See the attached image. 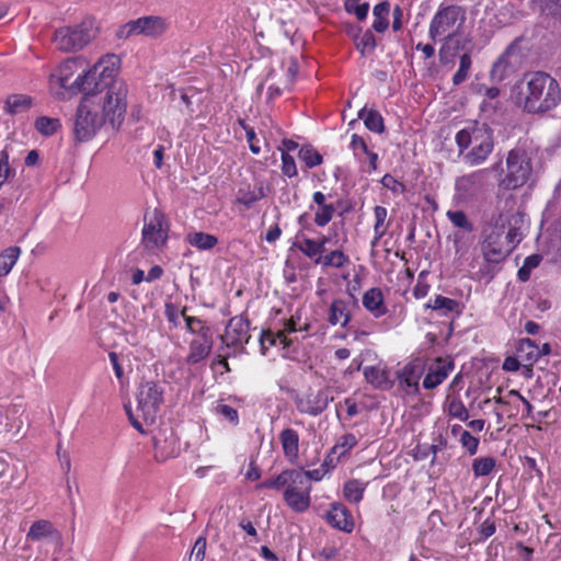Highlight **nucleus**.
Segmentation results:
<instances>
[{
  "label": "nucleus",
  "mask_w": 561,
  "mask_h": 561,
  "mask_svg": "<svg viewBox=\"0 0 561 561\" xmlns=\"http://www.w3.org/2000/svg\"><path fill=\"white\" fill-rule=\"evenodd\" d=\"M127 93L125 83L114 84L110 90L84 91L73 123L75 138L88 141L105 125L118 129L127 111Z\"/></svg>",
  "instance_id": "f257e3e1"
},
{
  "label": "nucleus",
  "mask_w": 561,
  "mask_h": 561,
  "mask_svg": "<svg viewBox=\"0 0 561 561\" xmlns=\"http://www.w3.org/2000/svg\"><path fill=\"white\" fill-rule=\"evenodd\" d=\"M513 102L530 114L547 113L561 102L559 82L541 71L527 73L516 83L511 93Z\"/></svg>",
  "instance_id": "f03ea898"
},
{
  "label": "nucleus",
  "mask_w": 561,
  "mask_h": 561,
  "mask_svg": "<svg viewBox=\"0 0 561 561\" xmlns=\"http://www.w3.org/2000/svg\"><path fill=\"white\" fill-rule=\"evenodd\" d=\"M523 221L519 213L502 214L484 229L481 251L485 261L500 263L506 259L523 239Z\"/></svg>",
  "instance_id": "7ed1b4c3"
},
{
  "label": "nucleus",
  "mask_w": 561,
  "mask_h": 561,
  "mask_svg": "<svg viewBox=\"0 0 561 561\" xmlns=\"http://www.w3.org/2000/svg\"><path fill=\"white\" fill-rule=\"evenodd\" d=\"M536 152L530 148L515 147L506 154L500 186L507 191L520 188L535 181Z\"/></svg>",
  "instance_id": "20e7f679"
},
{
  "label": "nucleus",
  "mask_w": 561,
  "mask_h": 561,
  "mask_svg": "<svg viewBox=\"0 0 561 561\" xmlns=\"http://www.w3.org/2000/svg\"><path fill=\"white\" fill-rule=\"evenodd\" d=\"M456 142L463 160L470 165L483 163L494 148L493 134L485 124L472 123L456 134Z\"/></svg>",
  "instance_id": "39448f33"
},
{
  "label": "nucleus",
  "mask_w": 561,
  "mask_h": 561,
  "mask_svg": "<svg viewBox=\"0 0 561 561\" xmlns=\"http://www.w3.org/2000/svg\"><path fill=\"white\" fill-rule=\"evenodd\" d=\"M87 61L72 57L61 62L49 76V87L57 94L76 95L87 91Z\"/></svg>",
  "instance_id": "423d86ee"
},
{
  "label": "nucleus",
  "mask_w": 561,
  "mask_h": 561,
  "mask_svg": "<svg viewBox=\"0 0 561 561\" xmlns=\"http://www.w3.org/2000/svg\"><path fill=\"white\" fill-rule=\"evenodd\" d=\"M162 388L153 381H146L140 385L137 393L136 411L133 412L130 409H126L133 426L139 432H145L144 425L154 423L159 407L162 403Z\"/></svg>",
  "instance_id": "0eeeda50"
},
{
  "label": "nucleus",
  "mask_w": 561,
  "mask_h": 561,
  "mask_svg": "<svg viewBox=\"0 0 561 561\" xmlns=\"http://www.w3.org/2000/svg\"><path fill=\"white\" fill-rule=\"evenodd\" d=\"M466 12L459 5L440 7L431 20L428 35L436 41L445 36V44L439 50L440 58H444L446 46L453 41L456 32L463 25Z\"/></svg>",
  "instance_id": "6e6552de"
},
{
  "label": "nucleus",
  "mask_w": 561,
  "mask_h": 561,
  "mask_svg": "<svg viewBox=\"0 0 561 561\" xmlns=\"http://www.w3.org/2000/svg\"><path fill=\"white\" fill-rule=\"evenodd\" d=\"M119 66L121 60L114 54L104 55L89 69L85 66L87 91L110 90L114 84L124 83L117 79Z\"/></svg>",
  "instance_id": "1a4fd4ad"
},
{
  "label": "nucleus",
  "mask_w": 561,
  "mask_h": 561,
  "mask_svg": "<svg viewBox=\"0 0 561 561\" xmlns=\"http://www.w3.org/2000/svg\"><path fill=\"white\" fill-rule=\"evenodd\" d=\"M98 27L93 21H83L76 26H64L54 34V44L62 51H76L85 47L95 38Z\"/></svg>",
  "instance_id": "9d476101"
},
{
  "label": "nucleus",
  "mask_w": 561,
  "mask_h": 561,
  "mask_svg": "<svg viewBox=\"0 0 561 561\" xmlns=\"http://www.w3.org/2000/svg\"><path fill=\"white\" fill-rule=\"evenodd\" d=\"M169 26L170 23L167 18L160 15H147L131 20L122 25L117 30L116 36L119 39H127L139 35L158 38L168 31Z\"/></svg>",
  "instance_id": "9b49d317"
},
{
  "label": "nucleus",
  "mask_w": 561,
  "mask_h": 561,
  "mask_svg": "<svg viewBox=\"0 0 561 561\" xmlns=\"http://www.w3.org/2000/svg\"><path fill=\"white\" fill-rule=\"evenodd\" d=\"M142 244L149 251L159 250L167 243L169 225L164 215L153 209L145 215Z\"/></svg>",
  "instance_id": "f8f14e48"
},
{
  "label": "nucleus",
  "mask_w": 561,
  "mask_h": 561,
  "mask_svg": "<svg viewBox=\"0 0 561 561\" xmlns=\"http://www.w3.org/2000/svg\"><path fill=\"white\" fill-rule=\"evenodd\" d=\"M309 324L305 323L302 327H298L297 318L293 316L290 319L284 322L282 329L277 330L276 333L272 331H263L260 337L261 353L266 354V351L271 346L282 345L283 348H288L293 344V340L288 337V334L299 331H307Z\"/></svg>",
  "instance_id": "ddd939ff"
},
{
  "label": "nucleus",
  "mask_w": 561,
  "mask_h": 561,
  "mask_svg": "<svg viewBox=\"0 0 561 561\" xmlns=\"http://www.w3.org/2000/svg\"><path fill=\"white\" fill-rule=\"evenodd\" d=\"M425 371L424 359L416 357L407 363L397 373L401 389L408 394H416L420 391V379Z\"/></svg>",
  "instance_id": "4468645a"
},
{
  "label": "nucleus",
  "mask_w": 561,
  "mask_h": 561,
  "mask_svg": "<svg viewBox=\"0 0 561 561\" xmlns=\"http://www.w3.org/2000/svg\"><path fill=\"white\" fill-rule=\"evenodd\" d=\"M153 447L158 461H165L180 454V443L172 428L160 430L153 436Z\"/></svg>",
  "instance_id": "2eb2a0df"
},
{
  "label": "nucleus",
  "mask_w": 561,
  "mask_h": 561,
  "mask_svg": "<svg viewBox=\"0 0 561 561\" xmlns=\"http://www.w3.org/2000/svg\"><path fill=\"white\" fill-rule=\"evenodd\" d=\"M332 400L331 391L329 389H321L297 398L296 407L301 413L318 415L327 409Z\"/></svg>",
  "instance_id": "dca6fc26"
},
{
  "label": "nucleus",
  "mask_w": 561,
  "mask_h": 561,
  "mask_svg": "<svg viewBox=\"0 0 561 561\" xmlns=\"http://www.w3.org/2000/svg\"><path fill=\"white\" fill-rule=\"evenodd\" d=\"M486 170H479L456 180V196L465 201L473 196L484 184Z\"/></svg>",
  "instance_id": "f3484780"
},
{
  "label": "nucleus",
  "mask_w": 561,
  "mask_h": 561,
  "mask_svg": "<svg viewBox=\"0 0 561 561\" xmlns=\"http://www.w3.org/2000/svg\"><path fill=\"white\" fill-rule=\"evenodd\" d=\"M310 484H290L284 492L285 503L297 513L307 511L310 506Z\"/></svg>",
  "instance_id": "a211bd4d"
},
{
  "label": "nucleus",
  "mask_w": 561,
  "mask_h": 561,
  "mask_svg": "<svg viewBox=\"0 0 561 561\" xmlns=\"http://www.w3.org/2000/svg\"><path fill=\"white\" fill-rule=\"evenodd\" d=\"M328 523L344 533H352L355 526L351 512L341 503H332L327 513Z\"/></svg>",
  "instance_id": "6ab92c4d"
},
{
  "label": "nucleus",
  "mask_w": 561,
  "mask_h": 561,
  "mask_svg": "<svg viewBox=\"0 0 561 561\" xmlns=\"http://www.w3.org/2000/svg\"><path fill=\"white\" fill-rule=\"evenodd\" d=\"M27 539L32 541H39L49 538L58 549L62 547L61 534L48 520L41 519L33 523L26 535Z\"/></svg>",
  "instance_id": "aec40b11"
},
{
  "label": "nucleus",
  "mask_w": 561,
  "mask_h": 561,
  "mask_svg": "<svg viewBox=\"0 0 561 561\" xmlns=\"http://www.w3.org/2000/svg\"><path fill=\"white\" fill-rule=\"evenodd\" d=\"M249 339V322L242 317L230 319L225 332L227 345H242L248 343Z\"/></svg>",
  "instance_id": "412c9836"
},
{
  "label": "nucleus",
  "mask_w": 561,
  "mask_h": 561,
  "mask_svg": "<svg viewBox=\"0 0 561 561\" xmlns=\"http://www.w3.org/2000/svg\"><path fill=\"white\" fill-rule=\"evenodd\" d=\"M453 368L454 365L450 362L438 358L428 368V373L423 380V387L427 390L435 389L446 380Z\"/></svg>",
  "instance_id": "4be33fe9"
},
{
  "label": "nucleus",
  "mask_w": 561,
  "mask_h": 561,
  "mask_svg": "<svg viewBox=\"0 0 561 561\" xmlns=\"http://www.w3.org/2000/svg\"><path fill=\"white\" fill-rule=\"evenodd\" d=\"M190 352L186 356L188 365H196L208 357L213 348V336H196L190 343Z\"/></svg>",
  "instance_id": "5701e85b"
},
{
  "label": "nucleus",
  "mask_w": 561,
  "mask_h": 561,
  "mask_svg": "<svg viewBox=\"0 0 561 561\" xmlns=\"http://www.w3.org/2000/svg\"><path fill=\"white\" fill-rule=\"evenodd\" d=\"M306 476L297 470H285L276 478L262 482L257 488L280 490L289 488L290 484H306Z\"/></svg>",
  "instance_id": "b1692460"
},
{
  "label": "nucleus",
  "mask_w": 561,
  "mask_h": 561,
  "mask_svg": "<svg viewBox=\"0 0 561 561\" xmlns=\"http://www.w3.org/2000/svg\"><path fill=\"white\" fill-rule=\"evenodd\" d=\"M364 376L366 381L377 389L387 390L393 385L389 370L381 364L366 366L364 368Z\"/></svg>",
  "instance_id": "393cba45"
},
{
  "label": "nucleus",
  "mask_w": 561,
  "mask_h": 561,
  "mask_svg": "<svg viewBox=\"0 0 561 561\" xmlns=\"http://www.w3.org/2000/svg\"><path fill=\"white\" fill-rule=\"evenodd\" d=\"M363 306L375 318L382 317L387 313L388 309L385 305L382 291L379 288H370L363 295Z\"/></svg>",
  "instance_id": "a878e982"
},
{
  "label": "nucleus",
  "mask_w": 561,
  "mask_h": 561,
  "mask_svg": "<svg viewBox=\"0 0 561 561\" xmlns=\"http://www.w3.org/2000/svg\"><path fill=\"white\" fill-rule=\"evenodd\" d=\"M328 321L332 325L346 327L351 321V304L344 299H334L329 308Z\"/></svg>",
  "instance_id": "bb28decb"
},
{
  "label": "nucleus",
  "mask_w": 561,
  "mask_h": 561,
  "mask_svg": "<svg viewBox=\"0 0 561 561\" xmlns=\"http://www.w3.org/2000/svg\"><path fill=\"white\" fill-rule=\"evenodd\" d=\"M517 356L523 367L530 373L531 366L542 356V351L530 339H523L517 347Z\"/></svg>",
  "instance_id": "cd10ccee"
},
{
  "label": "nucleus",
  "mask_w": 561,
  "mask_h": 561,
  "mask_svg": "<svg viewBox=\"0 0 561 561\" xmlns=\"http://www.w3.org/2000/svg\"><path fill=\"white\" fill-rule=\"evenodd\" d=\"M279 440L285 457L294 462L298 458L299 453V435L293 428H286L279 434Z\"/></svg>",
  "instance_id": "c85d7f7f"
},
{
  "label": "nucleus",
  "mask_w": 561,
  "mask_h": 561,
  "mask_svg": "<svg viewBox=\"0 0 561 561\" xmlns=\"http://www.w3.org/2000/svg\"><path fill=\"white\" fill-rule=\"evenodd\" d=\"M374 238L371 240V247H376L380 239L387 233L389 228V221L387 220L388 210L383 206L374 207Z\"/></svg>",
  "instance_id": "c756f323"
},
{
  "label": "nucleus",
  "mask_w": 561,
  "mask_h": 561,
  "mask_svg": "<svg viewBox=\"0 0 561 561\" xmlns=\"http://www.w3.org/2000/svg\"><path fill=\"white\" fill-rule=\"evenodd\" d=\"M185 241L190 245L203 251L210 250L218 243L217 237L202 231H193L187 233Z\"/></svg>",
  "instance_id": "7c9ffc66"
},
{
  "label": "nucleus",
  "mask_w": 561,
  "mask_h": 561,
  "mask_svg": "<svg viewBox=\"0 0 561 561\" xmlns=\"http://www.w3.org/2000/svg\"><path fill=\"white\" fill-rule=\"evenodd\" d=\"M390 4L387 1L379 2L373 9V28L378 33H383L389 26Z\"/></svg>",
  "instance_id": "2f4dec72"
},
{
  "label": "nucleus",
  "mask_w": 561,
  "mask_h": 561,
  "mask_svg": "<svg viewBox=\"0 0 561 561\" xmlns=\"http://www.w3.org/2000/svg\"><path fill=\"white\" fill-rule=\"evenodd\" d=\"M314 263L324 267L341 268L350 264V257L341 250H334L325 255L318 256Z\"/></svg>",
  "instance_id": "473e14b6"
},
{
  "label": "nucleus",
  "mask_w": 561,
  "mask_h": 561,
  "mask_svg": "<svg viewBox=\"0 0 561 561\" xmlns=\"http://www.w3.org/2000/svg\"><path fill=\"white\" fill-rule=\"evenodd\" d=\"M21 249L19 247H9L0 253V277L8 275L15 265Z\"/></svg>",
  "instance_id": "72a5a7b5"
},
{
  "label": "nucleus",
  "mask_w": 561,
  "mask_h": 561,
  "mask_svg": "<svg viewBox=\"0 0 561 561\" xmlns=\"http://www.w3.org/2000/svg\"><path fill=\"white\" fill-rule=\"evenodd\" d=\"M265 196L264 187L262 185H254L253 187L247 186L240 188L238 192V202L240 204L250 207L255 202L262 199Z\"/></svg>",
  "instance_id": "f704fd0d"
},
{
  "label": "nucleus",
  "mask_w": 561,
  "mask_h": 561,
  "mask_svg": "<svg viewBox=\"0 0 561 561\" xmlns=\"http://www.w3.org/2000/svg\"><path fill=\"white\" fill-rule=\"evenodd\" d=\"M358 117L364 121L365 126L377 134H381L385 130L383 118L382 116L373 110L366 111L365 108L360 110L358 113Z\"/></svg>",
  "instance_id": "c9c22d12"
},
{
  "label": "nucleus",
  "mask_w": 561,
  "mask_h": 561,
  "mask_svg": "<svg viewBox=\"0 0 561 561\" xmlns=\"http://www.w3.org/2000/svg\"><path fill=\"white\" fill-rule=\"evenodd\" d=\"M34 127L41 135L48 137L60 129L61 123L59 118L39 116L35 119Z\"/></svg>",
  "instance_id": "e433bc0d"
},
{
  "label": "nucleus",
  "mask_w": 561,
  "mask_h": 561,
  "mask_svg": "<svg viewBox=\"0 0 561 561\" xmlns=\"http://www.w3.org/2000/svg\"><path fill=\"white\" fill-rule=\"evenodd\" d=\"M365 489L366 483L359 480H350L344 484L343 495L345 500L351 503H359L363 499Z\"/></svg>",
  "instance_id": "4c0bfd02"
},
{
  "label": "nucleus",
  "mask_w": 561,
  "mask_h": 561,
  "mask_svg": "<svg viewBox=\"0 0 561 561\" xmlns=\"http://www.w3.org/2000/svg\"><path fill=\"white\" fill-rule=\"evenodd\" d=\"M32 106V98L25 94H14L7 99L5 110L10 114H18Z\"/></svg>",
  "instance_id": "58836bf2"
},
{
  "label": "nucleus",
  "mask_w": 561,
  "mask_h": 561,
  "mask_svg": "<svg viewBox=\"0 0 561 561\" xmlns=\"http://www.w3.org/2000/svg\"><path fill=\"white\" fill-rule=\"evenodd\" d=\"M458 307V301L439 295L436 296L433 300H430L426 305V308L433 310H444L445 313L457 311Z\"/></svg>",
  "instance_id": "ea45409f"
},
{
  "label": "nucleus",
  "mask_w": 561,
  "mask_h": 561,
  "mask_svg": "<svg viewBox=\"0 0 561 561\" xmlns=\"http://www.w3.org/2000/svg\"><path fill=\"white\" fill-rule=\"evenodd\" d=\"M472 60L469 54H463L459 59V68L453 77V83L459 85L465 82L469 76Z\"/></svg>",
  "instance_id": "a19ab883"
},
{
  "label": "nucleus",
  "mask_w": 561,
  "mask_h": 561,
  "mask_svg": "<svg viewBox=\"0 0 561 561\" xmlns=\"http://www.w3.org/2000/svg\"><path fill=\"white\" fill-rule=\"evenodd\" d=\"M495 467V460L492 457L476 458L472 463V470L476 477H485L492 472Z\"/></svg>",
  "instance_id": "79ce46f5"
},
{
  "label": "nucleus",
  "mask_w": 561,
  "mask_h": 561,
  "mask_svg": "<svg viewBox=\"0 0 561 561\" xmlns=\"http://www.w3.org/2000/svg\"><path fill=\"white\" fill-rule=\"evenodd\" d=\"M446 411L449 416L459 421H467L469 412L460 399L453 398L448 401Z\"/></svg>",
  "instance_id": "37998d69"
},
{
  "label": "nucleus",
  "mask_w": 561,
  "mask_h": 561,
  "mask_svg": "<svg viewBox=\"0 0 561 561\" xmlns=\"http://www.w3.org/2000/svg\"><path fill=\"white\" fill-rule=\"evenodd\" d=\"M299 250L310 259H317L321 256V244L317 240L310 238H304L299 243Z\"/></svg>",
  "instance_id": "c03bdc74"
},
{
  "label": "nucleus",
  "mask_w": 561,
  "mask_h": 561,
  "mask_svg": "<svg viewBox=\"0 0 561 561\" xmlns=\"http://www.w3.org/2000/svg\"><path fill=\"white\" fill-rule=\"evenodd\" d=\"M357 445V438L354 434L343 435L337 444L332 448L333 454H339V457L347 454Z\"/></svg>",
  "instance_id": "a18cd8bd"
},
{
  "label": "nucleus",
  "mask_w": 561,
  "mask_h": 561,
  "mask_svg": "<svg viewBox=\"0 0 561 561\" xmlns=\"http://www.w3.org/2000/svg\"><path fill=\"white\" fill-rule=\"evenodd\" d=\"M541 262V256L533 254L524 260L523 266L518 270V278L522 282H526L529 278L530 272L536 268Z\"/></svg>",
  "instance_id": "49530a36"
},
{
  "label": "nucleus",
  "mask_w": 561,
  "mask_h": 561,
  "mask_svg": "<svg viewBox=\"0 0 561 561\" xmlns=\"http://www.w3.org/2000/svg\"><path fill=\"white\" fill-rule=\"evenodd\" d=\"M186 329L190 333L197 336L211 335L210 329L205 323L195 317H185Z\"/></svg>",
  "instance_id": "de8ad7c7"
},
{
  "label": "nucleus",
  "mask_w": 561,
  "mask_h": 561,
  "mask_svg": "<svg viewBox=\"0 0 561 561\" xmlns=\"http://www.w3.org/2000/svg\"><path fill=\"white\" fill-rule=\"evenodd\" d=\"M335 208L332 204L325 206H318L314 213V222L319 227L327 226L333 218Z\"/></svg>",
  "instance_id": "09e8293b"
},
{
  "label": "nucleus",
  "mask_w": 561,
  "mask_h": 561,
  "mask_svg": "<svg viewBox=\"0 0 561 561\" xmlns=\"http://www.w3.org/2000/svg\"><path fill=\"white\" fill-rule=\"evenodd\" d=\"M299 158L308 168L317 167L322 162L321 154L311 147H302L299 150Z\"/></svg>",
  "instance_id": "8fccbe9b"
},
{
  "label": "nucleus",
  "mask_w": 561,
  "mask_h": 561,
  "mask_svg": "<svg viewBox=\"0 0 561 561\" xmlns=\"http://www.w3.org/2000/svg\"><path fill=\"white\" fill-rule=\"evenodd\" d=\"M164 314L170 323H172L174 327L180 325L181 319L183 318L185 320V309H179L172 304H165L164 306Z\"/></svg>",
  "instance_id": "3c124183"
},
{
  "label": "nucleus",
  "mask_w": 561,
  "mask_h": 561,
  "mask_svg": "<svg viewBox=\"0 0 561 561\" xmlns=\"http://www.w3.org/2000/svg\"><path fill=\"white\" fill-rule=\"evenodd\" d=\"M9 152L3 149L0 151V188L4 182L12 175L13 171L10 167Z\"/></svg>",
  "instance_id": "603ef678"
},
{
  "label": "nucleus",
  "mask_w": 561,
  "mask_h": 561,
  "mask_svg": "<svg viewBox=\"0 0 561 561\" xmlns=\"http://www.w3.org/2000/svg\"><path fill=\"white\" fill-rule=\"evenodd\" d=\"M356 47L362 54L371 53L376 47V39L370 31H366L356 43Z\"/></svg>",
  "instance_id": "864d4df0"
},
{
  "label": "nucleus",
  "mask_w": 561,
  "mask_h": 561,
  "mask_svg": "<svg viewBox=\"0 0 561 561\" xmlns=\"http://www.w3.org/2000/svg\"><path fill=\"white\" fill-rule=\"evenodd\" d=\"M350 146L354 151L355 157L358 159H362L363 156H367L370 152L364 138L357 134L352 135Z\"/></svg>",
  "instance_id": "5fc2aeb1"
},
{
  "label": "nucleus",
  "mask_w": 561,
  "mask_h": 561,
  "mask_svg": "<svg viewBox=\"0 0 561 561\" xmlns=\"http://www.w3.org/2000/svg\"><path fill=\"white\" fill-rule=\"evenodd\" d=\"M381 184L383 187L391 191L396 195H400L405 192V185L390 174L383 175L381 179Z\"/></svg>",
  "instance_id": "6e6d98bb"
},
{
  "label": "nucleus",
  "mask_w": 561,
  "mask_h": 561,
  "mask_svg": "<svg viewBox=\"0 0 561 561\" xmlns=\"http://www.w3.org/2000/svg\"><path fill=\"white\" fill-rule=\"evenodd\" d=\"M447 217L449 218V220L453 222L454 226H456L458 228L466 229V230H471V225L468 221L467 216H466V214L463 211H461V210H455V211L449 210L447 213Z\"/></svg>",
  "instance_id": "4d7b16f0"
},
{
  "label": "nucleus",
  "mask_w": 561,
  "mask_h": 561,
  "mask_svg": "<svg viewBox=\"0 0 561 561\" xmlns=\"http://www.w3.org/2000/svg\"><path fill=\"white\" fill-rule=\"evenodd\" d=\"M206 538L199 537L194 543V547L191 551L190 559L194 561H204L206 556Z\"/></svg>",
  "instance_id": "13d9d810"
},
{
  "label": "nucleus",
  "mask_w": 561,
  "mask_h": 561,
  "mask_svg": "<svg viewBox=\"0 0 561 561\" xmlns=\"http://www.w3.org/2000/svg\"><path fill=\"white\" fill-rule=\"evenodd\" d=\"M282 171L285 175L289 178L297 175L295 160L289 153L285 151L282 152Z\"/></svg>",
  "instance_id": "bf43d9fd"
},
{
  "label": "nucleus",
  "mask_w": 561,
  "mask_h": 561,
  "mask_svg": "<svg viewBox=\"0 0 561 561\" xmlns=\"http://www.w3.org/2000/svg\"><path fill=\"white\" fill-rule=\"evenodd\" d=\"M460 443L470 455H474L478 450L479 439L472 436L468 431H463L460 436Z\"/></svg>",
  "instance_id": "052dcab7"
},
{
  "label": "nucleus",
  "mask_w": 561,
  "mask_h": 561,
  "mask_svg": "<svg viewBox=\"0 0 561 561\" xmlns=\"http://www.w3.org/2000/svg\"><path fill=\"white\" fill-rule=\"evenodd\" d=\"M551 248L557 252L559 259H561V219H559L554 226L551 236Z\"/></svg>",
  "instance_id": "680f3d73"
},
{
  "label": "nucleus",
  "mask_w": 561,
  "mask_h": 561,
  "mask_svg": "<svg viewBox=\"0 0 561 561\" xmlns=\"http://www.w3.org/2000/svg\"><path fill=\"white\" fill-rule=\"evenodd\" d=\"M216 412L232 423L238 422V412L236 409L228 404H219L216 408Z\"/></svg>",
  "instance_id": "e2e57ef3"
},
{
  "label": "nucleus",
  "mask_w": 561,
  "mask_h": 561,
  "mask_svg": "<svg viewBox=\"0 0 561 561\" xmlns=\"http://www.w3.org/2000/svg\"><path fill=\"white\" fill-rule=\"evenodd\" d=\"M543 10L552 16L561 18V0H543Z\"/></svg>",
  "instance_id": "0e129e2a"
},
{
  "label": "nucleus",
  "mask_w": 561,
  "mask_h": 561,
  "mask_svg": "<svg viewBox=\"0 0 561 561\" xmlns=\"http://www.w3.org/2000/svg\"><path fill=\"white\" fill-rule=\"evenodd\" d=\"M228 517V508L224 505H219L217 508H215L209 518V524H221L224 519H227Z\"/></svg>",
  "instance_id": "69168bd1"
},
{
  "label": "nucleus",
  "mask_w": 561,
  "mask_h": 561,
  "mask_svg": "<svg viewBox=\"0 0 561 561\" xmlns=\"http://www.w3.org/2000/svg\"><path fill=\"white\" fill-rule=\"evenodd\" d=\"M247 140L249 142V147L252 153L259 154L261 151L260 146L257 145L256 134L253 128L244 127Z\"/></svg>",
  "instance_id": "338daca9"
},
{
  "label": "nucleus",
  "mask_w": 561,
  "mask_h": 561,
  "mask_svg": "<svg viewBox=\"0 0 561 561\" xmlns=\"http://www.w3.org/2000/svg\"><path fill=\"white\" fill-rule=\"evenodd\" d=\"M428 291H430V285L426 282L422 280V278L420 276L417 279V283L415 284V286L413 288V296L416 299H422L425 296H427Z\"/></svg>",
  "instance_id": "774afa93"
}]
</instances>
